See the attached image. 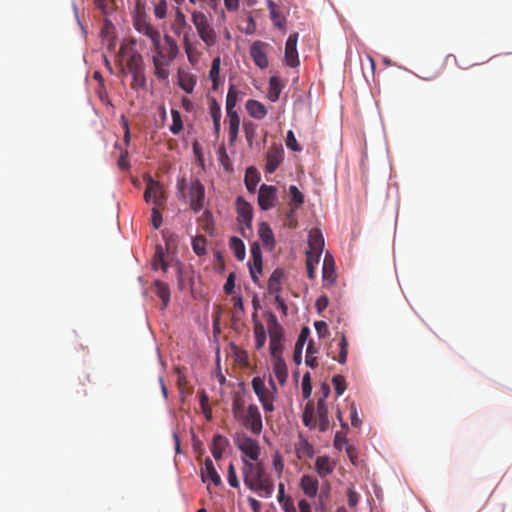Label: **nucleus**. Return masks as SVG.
Instances as JSON below:
<instances>
[{"instance_id": "22", "label": "nucleus", "mask_w": 512, "mask_h": 512, "mask_svg": "<svg viewBox=\"0 0 512 512\" xmlns=\"http://www.w3.org/2000/svg\"><path fill=\"white\" fill-rule=\"evenodd\" d=\"M308 250L313 252L323 253L324 237L320 229L314 228L309 232L308 236Z\"/></svg>"}, {"instance_id": "48", "label": "nucleus", "mask_w": 512, "mask_h": 512, "mask_svg": "<svg viewBox=\"0 0 512 512\" xmlns=\"http://www.w3.org/2000/svg\"><path fill=\"white\" fill-rule=\"evenodd\" d=\"M315 353H316V350L314 348V344L312 341H310L308 344L307 350H306L305 362L311 368H315L318 366L317 358L314 356Z\"/></svg>"}, {"instance_id": "20", "label": "nucleus", "mask_w": 512, "mask_h": 512, "mask_svg": "<svg viewBox=\"0 0 512 512\" xmlns=\"http://www.w3.org/2000/svg\"><path fill=\"white\" fill-rule=\"evenodd\" d=\"M284 278V271L280 268H277L273 271L271 276L268 279L267 288L268 292L271 295L277 296L280 295L282 291V283Z\"/></svg>"}, {"instance_id": "21", "label": "nucleus", "mask_w": 512, "mask_h": 512, "mask_svg": "<svg viewBox=\"0 0 512 512\" xmlns=\"http://www.w3.org/2000/svg\"><path fill=\"white\" fill-rule=\"evenodd\" d=\"M251 385L254 393L256 394L260 402L268 398L275 397L274 392H272L268 387H266L263 378L259 376L254 377L251 381Z\"/></svg>"}, {"instance_id": "8", "label": "nucleus", "mask_w": 512, "mask_h": 512, "mask_svg": "<svg viewBox=\"0 0 512 512\" xmlns=\"http://www.w3.org/2000/svg\"><path fill=\"white\" fill-rule=\"evenodd\" d=\"M235 444L238 449L250 460H258L260 455V447L257 440L247 435H240L235 438Z\"/></svg>"}, {"instance_id": "4", "label": "nucleus", "mask_w": 512, "mask_h": 512, "mask_svg": "<svg viewBox=\"0 0 512 512\" xmlns=\"http://www.w3.org/2000/svg\"><path fill=\"white\" fill-rule=\"evenodd\" d=\"M267 329L270 338V354L272 358L282 357L284 350L283 338L284 330L281 324L278 322L277 317L273 313H269L267 320Z\"/></svg>"}, {"instance_id": "18", "label": "nucleus", "mask_w": 512, "mask_h": 512, "mask_svg": "<svg viewBox=\"0 0 512 512\" xmlns=\"http://www.w3.org/2000/svg\"><path fill=\"white\" fill-rule=\"evenodd\" d=\"M336 463L330 457L318 456L315 460V471L322 479L330 475L335 469Z\"/></svg>"}, {"instance_id": "36", "label": "nucleus", "mask_w": 512, "mask_h": 512, "mask_svg": "<svg viewBox=\"0 0 512 512\" xmlns=\"http://www.w3.org/2000/svg\"><path fill=\"white\" fill-rule=\"evenodd\" d=\"M187 26L186 16L185 14L180 10H176L175 19L172 23V30L175 34L180 35L183 33L184 29Z\"/></svg>"}, {"instance_id": "41", "label": "nucleus", "mask_w": 512, "mask_h": 512, "mask_svg": "<svg viewBox=\"0 0 512 512\" xmlns=\"http://www.w3.org/2000/svg\"><path fill=\"white\" fill-rule=\"evenodd\" d=\"M297 451L299 456L312 457L314 454L313 446L303 437L299 439Z\"/></svg>"}, {"instance_id": "25", "label": "nucleus", "mask_w": 512, "mask_h": 512, "mask_svg": "<svg viewBox=\"0 0 512 512\" xmlns=\"http://www.w3.org/2000/svg\"><path fill=\"white\" fill-rule=\"evenodd\" d=\"M160 50L164 53L165 59L168 61L174 60L179 52L176 41L167 34L164 36V47H160Z\"/></svg>"}, {"instance_id": "17", "label": "nucleus", "mask_w": 512, "mask_h": 512, "mask_svg": "<svg viewBox=\"0 0 512 512\" xmlns=\"http://www.w3.org/2000/svg\"><path fill=\"white\" fill-rule=\"evenodd\" d=\"M201 478L203 482L211 481L215 486L222 483L221 477L210 458L205 459L204 467L201 469Z\"/></svg>"}, {"instance_id": "53", "label": "nucleus", "mask_w": 512, "mask_h": 512, "mask_svg": "<svg viewBox=\"0 0 512 512\" xmlns=\"http://www.w3.org/2000/svg\"><path fill=\"white\" fill-rule=\"evenodd\" d=\"M220 67H221V59H220V57H215L212 61L211 69L209 71L210 80L220 78Z\"/></svg>"}, {"instance_id": "24", "label": "nucleus", "mask_w": 512, "mask_h": 512, "mask_svg": "<svg viewBox=\"0 0 512 512\" xmlns=\"http://www.w3.org/2000/svg\"><path fill=\"white\" fill-rule=\"evenodd\" d=\"M228 439L220 434H216L212 440L211 453L216 460L221 459L223 452L228 446Z\"/></svg>"}, {"instance_id": "3", "label": "nucleus", "mask_w": 512, "mask_h": 512, "mask_svg": "<svg viewBox=\"0 0 512 512\" xmlns=\"http://www.w3.org/2000/svg\"><path fill=\"white\" fill-rule=\"evenodd\" d=\"M185 188H188V197H189L190 208L194 212H199L204 207V201H205L204 185L197 178L192 179L189 183H187V180L183 177V178L179 179L177 182V189H178V192L182 195V197H185V195H184Z\"/></svg>"}, {"instance_id": "43", "label": "nucleus", "mask_w": 512, "mask_h": 512, "mask_svg": "<svg viewBox=\"0 0 512 512\" xmlns=\"http://www.w3.org/2000/svg\"><path fill=\"white\" fill-rule=\"evenodd\" d=\"M192 248L196 255L203 256L206 254V239L204 236H197L192 240Z\"/></svg>"}, {"instance_id": "39", "label": "nucleus", "mask_w": 512, "mask_h": 512, "mask_svg": "<svg viewBox=\"0 0 512 512\" xmlns=\"http://www.w3.org/2000/svg\"><path fill=\"white\" fill-rule=\"evenodd\" d=\"M289 195L291 204L294 205L295 209L304 204V194L295 185L289 187Z\"/></svg>"}, {"instance_id": "12", "label": "nucleus", "mask_w": 512, "mask_h": 512, "mask_svg": "<svg viewBox=\"0 0 512 512\" xmlns=\"http://www.w3.org/2000/svg\"><path fill=\"white\" fill-rule=\"evenodd\" d=\"M298 33L289 35L285 44V62L289 67H297L299 65V58L297 52Z\"/></svg>"}, {"instance_id": "44", "label": "nucleus", "mask_w": 512, "mask_h": 512, "mask_svg": "<svg viewBox=\"0 0 512 512\" xmlns=\"http://www.w3.org/2000/svg\"><path fill=\"white\" fill-rule=\"evenodd\" d=\"M131 74H132L131 87L133 89L144 88L146 86V78L144 75V69L137 71V72H132Z\"/></svg>"}, {"instance_id": "27", "label": "nucleus", "mask_w": 512, "mask_h": 512, "mask_svg": "<svg viewBox=\"0 0 512 512\" xmlns=\"http://www.w3.org/2000/svg\"><path fill=\"white\" fill-rule=\"evenodd\" d=\"M246 109L249 115L255 119H262L267 114V109L264 104L253 99L246 102Z\"/></svg>"}, {"instance_id": "45", "label": "nucleus", "mask_w": 512, "mask_h": 512, "mask_svg": "<svg viewBox=\"0 0 512 512\" xmlns=\"http://www.w3.org/2000/svg\"><path fill=\"white\" fill-rule=\"evenodd\" d=\"M243 128H244V132H245V136H246V140L247 142L249 143V145H252L255 137H256V133H257V125L253 122H244L243 124Z\"/></svg>"}, {"instance_id": "19", "label": "nucleus", "mask_w": 512, "mask_h": 512, "mask_svg": "<svg viewBox=\"0 0 512 512\" xmlns=\"http://www.w3.org/2000/svg\"><path fill=\"white\" fill-rule=\"evenodd\" d=\"M300 488L307 497H315L319 490V481L315 476L303 475L300 480Z\"/></svg>"}, {"instance_id": "49", "label": "nucleus", "mask_w": 512, "mask_h": 512, "mask_svg": "<svg viewBox=\"0 0 512 512\" xmlns=\"http://www.w3.org/2000/svg\"><path fill=\"white\" fill-rule=\"evenodd\" d=\"M208 401H209V398L206 394L205 391H202L200 393V405H201V409H202V412L204 413L206 419L208 421H211L212 420V411H211V408L209 407L208 405Z\"/></svg>"}, {"instance_id": "52", "label": "nucleus", "mask_w": 512, "mask_h": 512, "mask_svg": "<svg viewBox=\"0 0 512 512\" xmlns=\"http://www.w3.org/2000/svg\"><path fill=\"white\" fill-rule=\"evenodd\" d=\"M209 112H210L212 120L213 119H221V116H222L221 107L215 98H212L209 101Z\"/></svg>"}, {"instance_id": "32", "label": "nucleus", "mask_w": 512, "mask_h": 512, "mask_svg": "<svg viewBox=\"0 0 512 512\" xmlns=\"http://www.w3.org/2000/svg\"><path fill=\"white\" fill-rule=\"evenodd\" d=\"M254 337L255 348L257 350L262 349L266 342V331L264 325L260 321H254Z\"/></svg>"}, {"instance_id": "40", "label": "nucleus", "mask_w": 512, "mask_h": 512, "mask_svg": "<svg viewBox=\"0 0 512 512\" xmlns=\"http://www.w3.org/2000/svg\"><path fill=\"white\" fill-rule=\"evenodd\" d=\"M172 116V125L170 126V131L174 135H178L183 130V122L181 118V114L178 110H171Z\"/></svg>"}, {"instance_id": "38", "label": "nucleus", "mask_w": 512, "mask_h": 512, "mask_svg": "<svg viewBox=\"0 0 512 512\" xmlns=\"http://www.w3.org/2000/svg\"><path fill=\"white\" fill-rule=\"evenodd\" d=\"M127 68L130 73L143 70L142 56L137 52L132 53L127 60Z\"/></svg>"}, {"instance_id": "37", "label": "nucleus", "mask_w": 512, "mask_h": 512, "mask_svg": "<svg viewBox=\"0 0 512 512\" xmlns=\"http://www.w3.org/2000/svg\"><path fill=\"white\" fill-rule=\"evenodd\" d=\"M156 286V294L157 296L162 300L163 307L162 309L166 308V306L169 303L170 300V289L167 284L161 281L155 282Z\"/></svg>"}, {"instance_id": "29", "label": "nucleus", "mask_w": 512, "mask_h": 512, "mask_svg": "<svg viewBox=\"0 0 512 512\" xmlns=\"http://www.w3.org/2000/svg\"><path fill=\"white\" fill-rule=\"evenodd\" d=\"M245 185L249 192L253 193L260 181V175L257 169L253 166L248 167L245 172Z\"/></svg>"}, {"instance_id": "51", "label": "nucleus", "mask_w": 512, "mask_h": 512, "mask_svg": "<svg viewBox=\"0 0 512 512\" xmlns=\"http://www.w3.org/2000/svg\"><path fill=\"white\" fill-rule=\"evenodd\" d=\"M94 4L105 15L110 13L114 7L113 0H94Z\"/></svg>"}, {"instance_id": "61", "label": "nucleus", "mask_w": 512, "mask_h": 512, "mask_svg": "<svg viewBox=\"0 0 512 512\" xmlns=\"http://www.w3.org/2000/svg\"><path fill=\"white\" fill-rule=\"evenodd\" d=\"M322 253L313 252L312 250L306 251V264L317 265L320 261Z\"/></svg>"}, {"instance_id": "30", "label": "nucleus", "mask_w": 512, "mask_h": 512, "mask_svg": "<svg viewBox=\"0 0 512 512\" xmlns=\"http://www.w3.org/2000/svg\"><path fill=\"white\" fill-rule=\"evenodd\" d=\"M251 258L252 261L249 262V267L252 266L254 270L258 273L262 272V251L258 243H253L251 245Z\"/></svg>"}, {"instance_id": "64", "label": "nucleus", "mask_w": 512, "mask_h": 512, "mask_svg": "<svg viewBox=\"0 0 512 512\" xmlns=\"http://www.w3.org/2000/svg\"><path fill=\"white\" fill-rule=\"evenodd\" d=\"M235 287V276L233 273L229 274L226 283L224 284V291L227 294H231Z\"/></svg>"}, {"instance_id": "59", "label": "nucleus", "mask_w": 512, "mask_h": 512, "mask_svg": "<svg viewBox=\"0 0 512 512\" xmlns=\"http://www.w3.org/2000/svg\"><path fill=\"white\" fill-rule=\"evenodd\" d=\"M270 18L275 27L279 29H283L285 26V18L280 14L277 10L275 12L270 13Z\"/></svg>"}, {"instance_id": "63", "label": "nucleus", "mask_w": 512, "mask_h": 512, "mask_svg": "<svg viewBox=\"0 0 512 512\" xmlns=\"http://www.w3.org/2000/svg\"><path fill=\"white\" fill-rule=\"evenodd\" d=\"M329 304V299L326 295H321L315 303V307L318 311V313H321L323 310L327 308Z\"/></svg>"}, {"instance_id": "55", "label": "nucleus", "mask_w": 512, "mask_h": 512, "mask_svg": "<svg viewBox=\"0 0 512 512\" xmlns=\"http://www.w3.org/2000/svg\"><path fill=\"white\" fill-rule=\"evenodd\" d=\"M155 17L158 19H164L167 14V3L166 0H160L154 8Z\"/></svg>"}, {"instance_id": "14", "label": "nucleus", "mask_w": 512, "mask_h": 512, "mask_svg": "<svg viewBox=\"0 0 512 512\" xmlns=\"http://www.w3.org/2000/svg\"><path fill=\"white\" fill-rule=\"evenodd\" d=\"M283 160V149L272 146L268 149L266 154L265 171L267 173H274Z\"/></svg>"}, {"instance_id": "31", "label": "nucleus", "mask_w": 512, "mask_h": 512, "mask_svg": "<svg viewBox=\"0 0 512 512\" xmlns=\"http://www.w3.org/2000/svg\"><path fill=\"white\" fill-rule=\"evenodd\" d=\"M282 91L281 80L277 76H272L269 79L268 98L272 102H276L279 99Z\"/></svg>"}, {"instance_id": "54", "label": "nucleus", "mask_w": 512, "mask_h": 512, "mask_svg": "<svg viewBox=\"0 0 512 512\" xmlns=\"http://www.w3.org/2000/svg\"><path fill=\"white\" fill-rule=\"evenodd\" d=\"M227 480L231 487H233V488L239 487V481H238L236 470H235L233 463H230L228 466Z\"/></svg>"}, {"instance_id": "15", "label": "nucleus", "mask_w": 512, "mask_h": 512, "mask_svg": "<svg viewBox=\"0 0 512 512\" xmlns=\"http://www.w3.org/2000/svg\"><path fill=\"white\" fill-rule=\"evenodd\" d=\"M322 274L323 285L325 287H331L336 282L337 274L334 260L333 257L328 253L324 257Z\"/></svg>"}, {"instance_id": "46", "label": "nucleus", "mask_w": 512, "mask_h": 512, "mask_svg": "<svg viewBox=\"0 0 512 512\" xmlns=\"http://www.w3.org/2000/svg\"><path fill=\"white\" fill-rule=\"evenodd\" d=\"M339 347H340V351H339L337 361L341 364H344L347 361V355H348V341L344 334H341Z\"/></svg>"}, {"instance_id": "5", "label": "nucleus", "mask_w": 512, "mask_h": 512, "mask_svg": "<svg viewBox=\"0 0 512 512\" xmlns=\"http://www.w3.org/2000/svg\"><path fill=\"white\" fill-rule=\"evenodd\" d=\"M192 22L197 30V33L201 40L208 47H212L217 42V35L214 28L208 21L207 16L200 11H194L192 13Z\"/></svg>"}, {"instance_id": "42", "label": "nucleus", "mask_w": 512, "mask_h": 512, "mask_svg": "<svg viewBox=\"0 0 512 512\" xmlns=\"http://www.w3.org/2000/svg\"><path fill=\"white\" fill-rule=\"evenodd\" d=\"M153 269L158 270L162 269L163 271L167 270V263L164 261V251L161 246H158L155 251L154 259H153Z\"/></svg>"}, {"instance_id": "9", "label": "nucleus", "mask_w": 512, "mask_h": 512, "mask_svg": "<svg viewBox=\"0 0 512 512\" xmlns=\"http://www.w3.org/2000/svg\"><path fill=\"white\" fill-rule=\"evenodd\" d=\"M237 221L241 227L242 235H245L244 229H251L252 218H253V208L251 204L245 201L243 198H237Z\"/></svg>"}, {"instance_id": "23", "label": "nucleus", "mask_w": 512, "mask_h": 512, "mask_svg": "<svg viewBox=\"0 0 512 512\" xmlns=\"http://www.w3.org/2000/svg\"><path fill=\"white\" fill-rule=\"evenodd\" d=\"M258 235L265 247L272 250L275 246V238L272 229L266 222H261L258 228Z\"/></svg>"}, {"instance_id": "11", "label": "nucleus", "mask_w": 512, "mask_h": 512, "mask_svg": "<svg viewBox=\"0 0 512 512\" xmlns=\"http://www.w3.org/2000/svg\"><path fill=\"white\" fill-rule=\"evenodd\" d=\"M268 44L263 41H255L250 47V56L256 66L261 69L267 68L269 65L266 49Z\"/></svg>"}, {"instance_id": "1", "label": "nucleus", "mask_w": 512, "mask_h": 512, "mask_svg": "<svg viewBox=\"0 0 512 512\" xmlns=\"http://www.w3.org/2000/svg\"><path fill=\"white\" fill-rule=\"evenodd\" d=\"M243 478L245 485L262 497H270L274 491V483L265 472L262 463H252L243 459Z\"/></svg>"}, {"instance_id": "60", "label": "nucleus", "mask_w": 512, "mask_h": 512, "mask_svg": "<svg viewBox=\"0 0 512 512\" xmlns=\"http://www.w3.org/2000/svg\"><path fill=\"white\" fill-rule=\"evenodd\" d=\"M314 326L319 337L325 338L329 335L328 325L326 322L316 321Z\"/></svg>"}, {"instance_id": "6", "label": "nucleus", "mask_w": 512, "mask_h": 512, "mask_svg": "<svg viewBox=\"0 0 512 512\" xmlns=\"http://www.w3.org/2000/svg\"><path fill=\"white\" fill-rule=\"evenodd\" d=\"M238 421L243 427L250 430L255 435H260L263 430L261 412L256 404H250L246 411L241 415Z\"/></svg>"}, {"instance_id": "13", "label": "nucleus", "mask_w": 512, "mask_h": 512, "mask_svg": "<svg viewBox=\"0 0 512 512\" xmlns=\"http://www.w3.org/2000/svg\"><path fill=\"white\" fill-rule=\"evenodd\" d=\"M135 28L138 32L143 33L151 39L154 50H158L160 48V32L150 23L145 20L138 19L135 23Z\"/></svg>"}, {"instance_id": "16", "label": "nucleus", "mask_w": 512, "mask_h": 512, "mask_svg": "<svg viewBox=\"0 0 512 512\" xmlns=\"http://www.w3.org/2000/svg\"><path fill=\"white\" fill-rule=\"evenodd\" d=\"M156 55L153 56V65L155 75L160 80H166L169 76L168 66L170 61L165 59L164 53L160 50H155Z\"/></svg>"}, {"instance_id": "28", "label": "nucleus", "mask_w": 512, "mask_h": 512, "mask_svg": "<svg viewBox=\"0 0 512 512\" xmlns=\"http://www.w3.org/2000/svg\"><path fill=\"white\" fill-rule=\"evenodd\" d=\"M228 122H229V143L234 144L237 140L239 127H240V117L238 113L227 114Z\"/></svg>"}, {"instance_id": "62", "label": "nucleus", "mask_w": 512, "mask_h": 512, "mask_svg": "<svg viewBox=\"0 0 512 512\" xmlns=\"http://www.w3.org/2000/svg\"><path fill=\"white\" fill-rule=\"evenodd\" d=\"M347 497L350 507H355L358 504L360 496L353 488H348Z\"/></svg>"}, {"instance_id": "34", "label": "nucleus", "mask_w": 512, "mask_h": 512, "mask_svg": "<svg viewBox=\"0 0 512 512\" xmlns=\"http://www.w3.org/2000/svg\"><path fill=\"white\" fill-rule=\"evenodd\" d=\"M229 247L238 260L242 261L245 258V245L240 238L236 236L231 237Z\"/></svg>"}, {"instance_id": "35", "label": "nucleus", "mask_w": 512, "mask_h": 512, "mask_svg": "<svg viewBox=\"0 0 512 512\" xmlns=\"http://www.w3.org/2000/svg\"><path fill=\"white\" fill-rule=\"evenodd\" d=\"M238 101V92L233 85L230 86L226 96V114L237 113L235 107Z\"/></svg>"}, {"instance_id": "58", "label": "nucleus", "mask_w": 512, "mask_h": 512, "mask_svg": "<svg viewBox=\"0 0 512 512\" xmlns=\"http://www.w3.org/2000/svg\"><path fill=\"white\" fill-rule=\"evenodd\" d=\"M160 207H153L152 208V214H151V223H152V226L155 228V229H158L160 228L161 224H162V214L159 210Z\"/></svg>"}, {"instance_id": "26", "label": "nucleus", "mask_w": 512, "mask_h": 512, "mask_svg": "<svg viewBox=\"0 0 512 512\" xmlns=\"http://www.w3.org/2000/svg\"><path fill=\"white\" fill-rule=\"evenodd\" d=\"M273 371L281 385H284L288 377L287 365L282 357L272 358Z\"/></svg>"}, {"instance_id": "33", "label": "nucleus", "mask_w": 512, "mask_h": 512, "mask_svg": "<svg viewBox=\"0 0 512 512\" xmlns=\"http://www.w3.org/2000/svg\"><path fill=\"white\" fill-rule=\"evenodd\" d=\"M179 86L186 92L192 93L196 85V78L190 73H179Z\"/></svg>"}, {"instance_id": "7", "label": "nucleus", "mask_w": 512, "mask_h": 512, "mask_svg": "<svg viewBox=\"0 0 512 512\" xmlns=\"http://www.w3.org/2000/svg\"><path fill=\"white\" fill-rule=\"evenodd\" d=\"M146 188L144 200L146 203H153L154 207H162L166 202V196L162 184L148 176L145 178Z\"/></svg>"}, {"instance_id": "50", "label": "nucleus", "mask_w": 512, "mask_h": 512, "mask_svg": "<svg viewBox=\"0 0 512 512\" xmlns=\"http://www.w3.org/2000/svg\"><path fill=\"white\" fill-rule=\"evenodd\" d=\"M332 383L334 385L336 395L341 396L346 390L345 378L342 375H335L332 378Z\"/></svg>"}, {"instance_id": "10", "label": "nucleus", "mask_w": 512, "mask_h": 512, "mask_svg": "<svg viewBox=\"0 0 512 512\" xmlns=\"http://www.w3.org/2000/svg\"><path fill=\"white\" fill-rule=\"evenodd\" d=\"M277 200V188L272 185L262 184L258 192L259 207L264 210H270L275 206Z\"/></svg>"}, {"instance_id": "2", "label": "nucleus", "mask_w": 512, "mask_h": 512, "mask_svg": "<svg viewBox=\"0 0 512 512\" xmlns=\"http://www.w3.org/2000/svg\"><path fill=\"white\" fill-rule=\"evenodd\" d=\"M328 413V406L323 399H318L316 411L314 403L308 402L302 415L303 424L309 429L318 428L320 432H326L330 427Z\"/></svg>"}, {"instance_id": "56", "label": "nucleus", "mask_w": 512, "mask_h": 512, "mask_svg": "<svg viewBox=\"0 0 512 512\" xmlns=\"http://www.w3.org/2000/svg\"><path fill=\"white\" fill-rule=\"evenodd\" d=\"M286 145L292 151H295V152L301 151V147L299 146L292 130H289L287 132Z\"/></svg>"}, {"instance_id": "57", "label": "nucleus", "mask_w": 512, "mask_h": 512, "mask_svg": "<svg viewBox=\"0 0 512 512\" xmlns=\"http://www.w3.org/2000/svg\"><path fill=\"white\" fill-rule=\"evenodd\" d=\"M310 374L307 372L302 379V394L304 398H309L312 392V386L310 382Z\"/></svg>"}, {"instance_id": "47", "label": "nucleus", "mask_w": 512, "mask_h": 512, "mask_svg": "<svg viewBox=\"0 0 512 512\" xmlns=\"http://www.w3.org/2000/svg\"><path fill=\"white\" fill-rule=\"evenodd\" d=\"M246 411L244 407V400L240 397H235L232 402V413L236 420Z\"/></svg>"}]
</instances>
